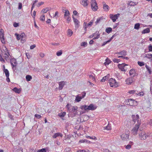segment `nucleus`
I'll return each instance as SVG.
<instances>
[{
    "label": "nucleus",
    "mask_w": 152,
    "mask_h": 152,
    "mask_svg": "<svg viewBox=\"0 0 152 152\" xmlns=\"http://www.w3.org/2000/svg\"><path fill=\"white\" fill-rule=\"evenodd\" d=\"M141 123L139 121H137V124H136L135 125V126L133 128L132 130V133L134 135H136L137 134V132L138 130L139 126Z\"/></svg>",
    "instance_id": "f257e3e1"
},
{
    "label": "nucleus",
    "mask_w": 152,
    "mask_h": 152,
    "mask_svg": "<svg viewBox=\"0 0 152 152\" xmlns=\"http://www.w3.org/2000/svg\"><path fill=\"white\" fill-rule=\"evenodd\" d=\"M86 93L84 92L81 93L80 94H78L76 96V98L75 101L79 102H80L81 99L83 98L85 96Z\"/></svg>",
    "instance_id": "f03ea898"
},
{
    "label": "nucleus",
    "mask_w": 152,
    "mask_h": 152,
    "mask_svg": "<svg viewBox=\"0 0 152 152\" xmlns=\"http://www.w3.org/2000/svg\"><path fill=\"white\" fill-rule=\"evenodd\" d=\"M110 85L111 87L114 86L115 87H117L118 86V83L116 82L115 79L111 78L108 80Z\"/></svg>",
    "instance_id": "7ed1b4c3"
},
{
    "label": "nucleus",
    "mask_w": 152,
    "mask_h": 152,
    "mask_svg": "<svg viewBox=\"0 0 152 152\" xmlns=\"http://www.w3.org/2000/svg\"><path fill=\"white\" fill-rule=\"evenodd\" d=\"M119 14H117L115 15L110 14V18L113 20V22H115L116 20L118 19V17L120 16Z\"/></svg>",
    "instance_id": "20e7f679"
},
{
    "label": "nucleus",
    "mask_w": 152,
    "mask_h": 152,
    "mask_svg": "<svg viewBox=\"0 0 152 152\" xmlns=\"http://www.w3.org/2000/svg\"><path fill=\"white\" fill-rule=\"evenodd\" d=\"M139 134V138L142 140H145L148 137V136L146 135V133L143 132H141L140 133V132Z\"/></svg>",
    "instance_id": "39448f33"
},
{
    "label": "nucleus",
    "mask_w": 152,
    "mask_h": 152,
    "mask_svg": "<svg viewBox=\"0 0 152 152\" xmlns=\"http://www.w3.org/2000/svg\"><path fill=\"white\" fill-rule=\"evenodd\" d=\"M94 21L92 20L90 21L88 23L86 22H84L83 23V27L84 28V30L86 31L87 30V28L88 27H91L92 26Z\"/></svg>",
    "instance_id": "423d86ee"
},
{
    "label": "nucleus",
    "mask_w": 152,
    "mask_h": 152,
    "mask_svg": "<svg viewBox=\"0 0 152 152\" xmlns=\"http://www.w3.org/2000/svg\"><path fill=\"white\" fill-rule=\"evenodd\" d=\"M127 132L128 133H123L121 136V138L122 140H127L128 139L129 135V131H128Z\"/></svg>",
    "instance_id": "0eeeda50"
},
{
    "label": "nucleus",
    "mask_w": 152,
    "mask_h": 152,
    "mask_svg": "<svg viewBox=\"0 0 152 152\" xmlns=\"http://www.w3.org/2000/svg\"><path fill=\"white\" fill-rule=\"evenodd\" d=\"M134 81L133 77H132L128 78L126 80V84L128 85L131 84L132 83L134 82Z\"/></svg>",
    "instance_id": "6e6552de"
},
{
    "label": "nucleus",
    "mask_w": 152,
    "mask_h": 152,
    "mask_svg": "<svg viewBox=\"0 0 152 152\" xmlns=\"http://www.w3.org/2000/svg\"><path fill=\"white\" fill-rule=\"evenodd\" d=\"M127 100V104L131 106H133L134 102L137 103V101L133 99H128Z\"/></svg>",
    "instance_id": "1a4fd4ad"
},
{
    "label": "nucleus",
    "mask_w": 152,
    "mask_h": 152,
    "mask_svg": "<svg viewBox=\"0 0 152 152\" xmlns=\"http://www.w3.org/2000/svg\"><path fill=\"white\" fill-rule=\"evenodd\" d=\"M126 65H127L124 63L122 64H118V67L121 71L126 72V70L124 69V67Z\"/></svg>",
    "instance_id": "9d476101"
},
{
    "label": "nucleus",
    "mask_w": 152,
    "mask_h": 152,
    "mask_svg": "<svg viewBox=\"0 0 152 152\" xmlns=\"http://www.w3.org/2000/svg\"><path fill=\"white\" fill-rule=\"evenodd\" d=\"M132 118L133 121L134 122H135L136 121H139L140 122V121L139 120V116L138 115H132Z\"/></svg>",
    "instance_id": "9b49d317"
},
{
    "label": "nucleus",
    "mask_w": 152,
    "mask_h": 152,
    "mask_svg": "<svg viewBox=\"0 0 152 152\" xmlns=\"http://www.w3.org/2000/svg\"><path fill=\"white\" fill-rule=\"evenodd\" d=\"M87 107H88V105L84 104L80 106V108L82 110H84V111L86 112L88 111V109Z\"/></svg>",
    "instance_id": "f8f14e48"
},
{
    "label": "nucleus",
    "mask_w": 152,
    "mask_h": 152,
    "mask_svg": "<svg viewBox=\"0 0 152 152\" xmlns=\"http://www.w3.org/2000/svg\"><path fill=\"white\" fill-rule=\"evenodd\" d=\"M87 107L88 109V111L89 110H94L96 108V107L92 104H90L89 106H88Z\"/></svg>",
    "instance_id": "ddd939ff"
},
{
    "label": "nucleus",
    "mask_w": 152,
    "mask_h": 152,
    "mask_svg": "<svg viewBox=\"0 0 152 152\" xmlns=\"http://www.w3.org/2000/svg\"><path fill=\"white\" fill-rule=\"evenodd\" d=\"M71 106L72 107L69 110V111L70 113H73L76 111L78 110V107L77 106Z\"/></svg>",
    "instance_id": "4468645a"
},
{
    "label": "nucleus",
    "mask_w": 152,
    "mask_h": 152,
    "mask_svg": "<svg viewBox=\"0 0 152 152\" xmlns=\"http://www.w3.org/2000/svg\"><path fill=\"white\" fill-rule=\"evenodd\" d=\"M129 75L131 77H134L136 75V72L134 69H131L129 72Z\"/></svg>",
    "instance_id": "2eb2a0df"
},
{
    "label": "nucleus",
    "mask_w": 152,
    "mask_h": 152,
    "mask_svg": "<svg viewBox=\"0 0 152 152\" xmlns=\"http://www.w3.org/2000/svg\"><path fill=\"white\" fill-rule=\"evenodd\" d=\"M72 18L73 19L74 22L75 23L76 28H77L78 27V25L79 23V21L77 20V19L75 18L73 16H72Z\"/></svg>",
    "instance_id": "dca6fc26"
},
{
    "label": "nucleus",
    "mask_w": 152,
    "mask_h": 152,
    "mask_svg": "<svg viewBox=\"0 0 152 152\" xmlns=\"http://www.w3.org/2000/svg\"><path fill=\"white\" fill-rule=\"evenodd\" d=\"M59 136H60L61 137H63L62 134L59 132L56 133H55L53 136V138H56L57 137Z\"/></svg>",
    "instance_id": "f3484780"
},
{
    "label": "nucleus",
    "mask_w": 152,
    "mask_h": 152,
    "mask_svg": "<svg viewBox=\"0 0 152 152\" xmlns=\"http://www.w3.org/2000/svg\"><path fill=\"white\" fill-rule=\"evenodd\" d=\"M65 84V82H64L63 81H62L59 82V86L58 88L60 90H61L64 87Z\"/></svg>",
    "instance_id": "a211bd4d"
},
{
    "label": "nucleus",
    "mask_w": 152,
    "mask_h": 152,
    "mask_svg": "<svg viewBox=\"0 0 152 152\" xmlns=\"http://www.w3.org/2000/svg\"><path fill=\"white\" fill-rule=\"evenodd\" d=\"M88 0H82L81 4L83 5L84 7H86L88 6V3L87 2Z\"/></svg>",
    "instance_id": "6ab92c4d"
},
{
    "label": "nucleus",
    "mask_w": 152,
    "mask_h": 152,
    "mask_svg": "<svg viewBox=\"0 0 152 152\" xmlns=\"http://www.w3.org/2000/svg\"><path fill=\"white\" fill-rule=\"evenodd\" d=\"M10 63L11 65L12 64L14 65H17V61L16 60V59L14 58H12V59H10Z\"/></svg>",
    "instance_id": "aec40b11"
},
{
    "label": "nucleus",
    "mask_w": 152,
    "mask_h": 152,
    "mask_svg": "<svg viewBox=\"0 0 152 152\" xmlns=\"http://www.w3.org/2000/svg\"><path fill=\"white\" fill-rule=\"evenodd\" d=\"M126 50H123L119 52L116 53H115L119 55H123L125 56L126 55Z\"/></svg>",
    "instance_id": "412c9836"
},
{
    "label": "nucleus",
    "mask_w": 152,
    "mask_h": 152,
    "mask_svg": "<svg viewBox=\"0 0 152 152\" xmlns=\"http://www.w3.org/2000/svg\"><path fill=\"white\" fill-rule=\"evenodd\" d=\"M103 8L104 11H108L109 10L110 8L108 5L104 4L103 5Z\"/></svg>",
    "instance_id": "4be33fe9"
},
{
    "label": "nucleus",
    "mask_w": 152,
    "mask_h": 152,
    "mask_svg": "<svg viewBox=\"0 0 152 152\" xmlns=\"http://www.w3.org/2000/svg\"><path fill=\"white\" fill-rule=\"evenodd\" d=\"M145 57L151 60V61H152V54H145Z\"/></svg>",
    "instance_id": "5701e85b"
},
{
    "label": "nucleus",
    "mask_w": 152,
    "mask_h": 152,
    "mask_svg": "<svg viewBox=\"0 0 152 152\" xmlns=\"http://www.w3.org/2000/svg\"><path fill=\"white\" fill-rule=\"evenodd\" d=\"M150 32V29L148 28L144 29L143 31H142V34H145V33H149Z\"/></svg>",
    "instance_id": "b1692460"
},
{
    "label": "nucleus",
    "mask_w": 152,
    "mask_h": 152,
    "mask_svg": "<svg viewBox=\"0 0 152 152\" xmlns=\"http://www.w3.org/2000/svg\"><path fill=\"white\" fill-rule=\"evenodd\" d=\"M97 3L95 0H91V9L94 6L97 5Z\"/></svg>",
    "instance_id": "393cba45"
},
{
    "label": "nucleus",
    "mask_w": 152,
    "mask_h": 152,
    "mask_svg": "<svg viewBox=\"0 0 152 152\" xmlns=\"http://www.w3.org/2000/svg\"><path fill=\"white\" fill-rule=\"evenodd\" d=\"M105 61H106L104 64L105 66L108 65L111 62V61L107 58L105 60Z\"/></svg>",
    "instance_id": "a878e982"
},
{
    "label": "nucleus",
    "mask_w": 152,
    "mask_h": 152,
    "mask_svg": "<svg viewBox=\"0 0 152 152\" xmlns=\"http://www.w3.org/2000/svg\"><path fill=\"white\" fill-rule=\"evenodd\" d=\"M145 67L146 68L147 71L148 72L149 74L151 75L152 73V71L151 69V68L146 64L145 65Z\"/></svg>",
    "instance_id": "bb28decb"
},
{
    "label": "nucleus",
    "mask_w": 152,
    "mask_h": 152,
    "mask_svg": "<svg viewBox=\"0 0 152 152\" xmlns=\"http://www.w3.org/2000/svg\"><path fill=\"white\" fill-rule=\"evenodd\" d=\"M112 31V29L110 27L107 28L105 29V31L108 34H109Z\"/></svg>",
    "instance_id": "cd10ccee"
},
{
    "label": "nucleus",
    "mask_w": 152,
    "mask_h": 152,
    "mask_svg": "<svg viewBox=\"0 0 152 152\" xmlns=\"http://www.w3.org/2000/svg\"><path fill=\"white\" fill-rule=\"evenodd\" d=\"M26 81H30L32 79V77L31 76L29 75H26Z\"/></svg>",
    "instance_id": "c85d7f7f"
},
{
    "label": "nucleus",
    "mask_w": 152,
    "mask_h": 152,
    "mask_svg": "<svg viewBox=\"0 0 152 152\" xmlns=\"http://www.w3.org/2000/svg\"><path fill=\"white\" fill-rule=\"evenodd\" d=\"M12 90L14 91L16 93H19L20 92V89L17 87L14 88Z\"/></svg>",
    "instance_id": "c756f323"
},
{
    "label": "nucleus",
    "mask_w": 152,
    "mask_h": 152,
    "mask_svg": "<svg viewBox=\"0 0 152 152\" xmlns=\"http://www.w3.org/2000/svg\"><path fill=\"white\" fill-rule=\"evenodd\" d=\"M16 66L17 65H14L12 64V69L14 72H16L17 70V69H16Z\"/></svg>",
    "instance_id": "7c9ffc66"
},
{
    "label": "nucleus",
    "mask_w": 152,
    "mask_h": 152,
    "mask_svg": "<svg viewBox=\"0 0 152 152\" xmlns=\"http://www.w3.org/2000/svg\"><path fill=\"white\" fill-rule=\"evenodd\" d=\"M4 72L5 73L6 76H9V72L7 69H4Z\"/></svg>",
    "instance_id": "2f4dec72"
},
{
    "label": "nucleus",
    "mask_w": 152,
    "mask_h": 152,
    "mask_svg": "<svg viewBox=\"0 0 152 152\" xmlns=\"http://www.w3.org/2000/svg\"><path fill=\"white\" fill-rule=\"evenodd\" d=\"M103 17H101L98 19H97V20L95 22L96 23V25H97L98 23H99L101 20H103Z\"/></svg>",
    "instance_id": "473e14b6"
},
{
    "label": "nucleus",
    "mask_w": 152,
    "mask_h": 152,
    "mask_svg": "<svg viewBox=\"0 0 152 152\" xmlns=\"http://www.w3.org/2000/svg\"><path fill=\"white\" fill-rule=\"evenodd\" d=\"M108 75H106L101 80V81L102 82H104L105 80H107L109 78Z\"/></svg>",
    "instance_id": "72a5a7b5"
},
{
    "label": "nucleus",
    "mask_w": 152,
    "mask_h": 152,
    "mask_svg": "<svg viewBox=\"0 0 152 152\" xmlns=\"http://www.w3.org/2000/svg\"><path fill=\"white\" fill-rule=\"evenodd\" d=\"M15 35L16 36V38L18 40H19L20 38H23V35L21 36V35L18 34L17 33L15 34Z\"/></svg>",
    "instance_id": "f704fd0d"
},
{
    "label": "nucleus",
    "mask_w": 152,
    "mask_h": 152,
    "mask_svg": "<svg viewBox=\"0 0 152 152\" xmlns=\"http://www.w3.org/2000/svg\"><path fill=\"white\" fill-rule=\"evenodd\" d=\"M140 24L138 23L135 24L134 26V28L136 29H139L140 28Z\"/></svg>",
    "instance_id": "c9c22d12"
},
{
    "label": "nucleus",
    "mask_w": 152,
    "mask_h": 152,
    "mask_svg": "<svg viewBox=\"0 0 152 152\" xmlns=\"http://www.w3.org/2000/svg\"><path fill=\"white\" fill-rule=\"evenodd\" d=\"M66 113L65 112H63L61 113H59L58 114V116L61 118L64 117L66 115Z\"/></svg>",
    "instance_id": "e433bc0d"
},
{
    "label": "nucleus",
    "mask_w": 152,
    "mask_h": 152,
    "mask_svg": "<svg viewBox=\"0 0 152 152\" xmlns=\"http://www.w3.org/2000/svg\"><path fill=\"white\" fill-rule=\"evenodd\" d=\"M137 64L138 65H139L140 66H143L145 64V63H144V62L141 61H138L137 62Z\"/></svg>",
    "instance_id": "4c0bfd02"
},
{
    "label": "nucleus",
    "mask_w": 152,
    "mask_h": 152,
    "mask_svg": "<svg viewBox=\"0 0 152 152\" xmlns=\"http://www.w3.org/2000/svg\"><path fill=\"white\" fill-rule=\"evenodd\" d=\"M70 15L69 12L68 10H66L64 14V17L66 16H69Z\"/></svg>",
    "instance_id": "58836bf2"
},
{
    "label": "nucleus",
    "mask_w": 152,
    "mask_h": 152,
    "mask_svg": "<svg viewBox=\"0 0 152 152\" xmlns=\"http://www.w3.org/2000/svg\"><path fill=\"white\" fill-rule=\"evenodd\" d=\"M138 92V91H137V90H132L129 91L128 93L130 94H133L136 93V92Z\"/></svg>",
    "instance_id": "ea45409f"
},
{
    "label": "nucleus",
    "mask_w": 152,
    "mask_h": 152,
    "mask_svg": "<svg viewBox=\"0 0 152 152\" xmlns=\"http://www.w3.org/2000/svg\"><path fill=\"white\" fill-rule=\"evenodd\" d=\"M73 31L70 29H68V35H69L70 36H72L73 34Z\"/></svg>",
    "instance_id": "a19ab883"
},
{
    "label": "nucleus",
    "mask_w": 152,
    "mask_h": 152,
    "mask_svg": "<svg viewBox=\"0 0 152 152\" xmlns=\"http://www.w3.org/2000/svg\"><path fill=\"white\" fill-rule=\"evenodd\" d=\"M88 142H90V141H89L88 140H85V139L81 140L79 141V142H80V143H84L85 142L88 143Z\"/></svg>",
    "instance_id": "79ce46f5"
},
{
    "label": "nucleus",
    "mask_w": 152,
    "mask_h": 152,
    "mask_svg": "<svg viewBox=\"0 0 152 152\" xmlns=\"http://www.w3.org/2000/svg\"><path fill=\"white\" fill-rule=\"evenodd\" d=\"M113 61L115 63H118L120 61V59H118L116 58H113L112 59Z\"/></svg>",
    "instance_id": "37998d69"
},
{
    "label": "nucleus",
    "mask_w": 152,
    "mask_h": 152,
    "mask_svg": "<svg viewBox=\"0 0 152 152\" xmlns=\"http://www.w3.org/2000/svg\"><path fill=\"white\" fill-rule=\"evenodd\" d=\"M98 8V7L97 6V4L95 6H94L93 8H92V9L93 10V11H96V10H97V9Z\"/></svg>",
    "instance_id": "c03bdc74"
},
{
    "label": "nucleus",
    "mask_w": 152,
    "mask_h": 152,
    "mask_svg": "<svg viewBox=\"0 0 152 152\" xmlns=\"http://www.w3.org/2000/svg\"><path fill=\"white\" fill-rule=\"evenodd\" d=\"M105 129L109 130L111 129V126L110 124H108L107 126L106 127Z\"/></svg>",
    "instance_id": "a18cd8bd"
},
{
    "label": "nucleus",
    "mask_w": 152,
    "mask_h": 152,
    "mask_svg": "<svg viewBox=\"0 0 152 152\" xmlns=\"http://www.w3.org/2000/svg\"><path fill=\"white\" fill-rule=\"evenodd\" d=\"M118 58H121L123 59H125L126 60H128L129 58L128 57H125L124 56H118Z\"/></svg>",
    "instance_id": "49530a36"
},
{
    "label": "nucleus",
    "mask_w": 152,
    "mask_h": 152,
    "mask_svg": "<svg viewBox=\"0 0 152 152\" xmlns=\"http://www.w3.org/2000/svg\"><path fill=\"white\" fill-rule=\"evenodd\" d=\"M2 29L0 31V37H4V33Z\"/></svg>",
    "instance_id": "de8ad7c7"
},
{
    "label": "nucleus",
    "mask_w": 152,
    "mask_h": 152,
    "mask_svg": "<svg viewBox=\"0 0 152 152\" xmlns=\"http://www.w3.org/2000/svg\"><path fill=\"white\" fill-rule=\"evenodd\" d=\"M77 111H76L75 112H74L73 113V114H72V117H75L77 115H79Z\"/></svg>",
    "instance_id": "09e8293b"
},
{
    "label": "nucleus",
    "mask_w": 152,
    "mask_h": 152,
    "mask_svg": "<svg viewBox=\"0 0 152 152\" xmlns=\"http://www.w3.org/2000/svg\"><path fill=\"white\" fill-rule=\"evenodd\" d=\"M87 43L86 42H83L81 43V46L85 47L86 46H87Z\"/></svg>",
    "instance_id": "8fccbe9b"
},
{
    "label": "nucleus",
    "mask_w": 152,
    "mask_h": 152,
    "mask_svg": "<svg viewBox=\"0 0 152 152\" xmlns=\"http://www.w3.org/2000/svg\"><path fill=\"white\" fill-rule=\"evenodd\" d=\"M149 52H152V45L150 44L148 47Z\"/></svg>",
    "instance_id": "3c124183"
},
{
    "label": "nucleus",
    "mask_w": 152,
    "mask_h": 152,
    "mask_svg": "<svg viewBox=\"0 0 152 152\" xmlns=\"http://www.w3.org/2000/svg\"><path fill=\"white\" fill-rule=\"evenodd\" d=\"M62 51L61 50H60L58 51L56 53V55L58 56H60L62 54Z\"/></svg>",
    "instance_id": "603ef678"
},
{
    "label": "nucleus",
    "mask_w": 152,
    "mask_h": 152,
    "mask_svg": "<svg viewBox=\"0 0 152 152\" xmlns=\"http://www.w3.org/2000/svg\"><path fill=\"white\" fill-rule=\"evenodd\" d=\"M8 116L9 118L11 119L12 120L13 119V116L10 113H8Z\"/></svg>",
    "instance_id": "864d4df0"
},
{
    "label": "nucleus",
    "mask_w": 152,
    "mask_h": 152,
    "mask_svg": "<svg viewBox=\"0 0 152 152\" xmlns=\"http://www.w3.org/2000/svg\"><path fill=\"white\" fill-rule=\"evenodd\" d=\"M19 26V24L18 23L14 22L13 23V26L15 27H17Z\"/></svg>",
    "instance_id": "5fc2aeb1"
},
{
    "label": "nucleus",
    "mask_w": 152,
    "mask_h": 152,
    "mask_svg": "<svg viewBox=\"0 0 152 152\" xmlns=\"http://www.w3.org/2000/svg\"><path fill=\"white\" fill-rule=\"evenodd\" d=\"M37 152H45V149L42 148L37 151Z\"/></svg>",
    "instance_id": "6e6d98bb"
},
{
    "label": "nucleus",
    "mask_w": 152,
    "mask_h": 152,
    "mask_svg": "<svg viewBox=\"0 0 152 152\" xmlns=\"http://www.w3.org/2000/svg\"><path fill=\"white\" fill-rule=\"evenodd\" d=\"M40 19L41 21H43L45 19V15H43L42 16H41L40 18Z\"/></svg>",
    "instance_id": "4d7b16f0"
},
{
    "label": "nucleus",
    "mask_w": 152,
    "mask_h": 152,
    "mask_svg": "<svg viewBox=\"0 0 152 152\" xmlns=\"http://www.w3.org/2000/svg\"><path fill=\"white\" fill-rule=\"evenodd\" d=\"M34 116L35 117L37 118L38 119H39L41 117V116L40 115L37 114H35Z\"/></svg>",
    "instance_id": "13d9d810"
},
{
    "label": "nucleus",
    "mask_w": 152,
    "mask_h": 152,
    "mask_svg": "<svg viewBox=\"0 0 152 152\" xmlns=\"http://www.w3.org/2000/svg\"><path fill=\"white\" fill-rule=\"evenodd\" d=\"M22 4L21 3H19L18 4V9L20 10L22 8Z\"/></svg>",
    "instance_id": "bf43d9fd"
},
{
    "label": "nucleus",
    "mask_w": 152,
    "mask_h": 152,
    "mask_svg": "<svg viewBox=\"0 0 152 152\" xmlns=\"http://www.w3.org/2000/svg\"><path fill=\"white\" fill-rule=\"evenodd\" d=\"M126 146V148L127 149H129L131 147V145L130 144H128Z\"/></svg>",
    "instance_id": "052dcab7"
},
{
    "label": "nucleus",
    "mask_w": 152,
    "mask_h": 152,
    "mask_svg": "<svg viewBox=\"0 0 152 152\" xmlns=\"http://www.w3.org/2000/svg\"><path fill=\"white\" fill-rule=\"evenodd\" d=\"M44 4V2H39L38 3V4L37 5V7H39L40 6L43 4Z\"/></svg>",
    "instance_id": "680f3d73"
},
{
    "label": "nucleus",
    "mask_w": 152,
    "mask_h": 152,
    "mask_svg": "<svg viewBox=\"0 0 152 152\" xmlns=\"http://www.w3.org/2000/svg\"><path fill=\"white\" fill-rule=\"evenodd\" d=\"M89 77L93 81H94L95 80V77L92 75H89Z\"/></svg>",
    "instance_id": "e2e57ef3"
},
{
    "label": "nucleus",
    "mask_w": 152,
    "mask_h": 152,
    "mask_svg": "<svg viewBox=\"0 0 152 152\" xmlns=\"http://www.w3.org/2000/svg\"><path fill=\"white\" fill-rule=\"evenodd\" d=\"M47 9H42V12L43 13H46L48 12V10H46Z\"/></svg>",
    "instance_id": "0e129e2a"
},
{
    "label": "nucleus",
    "mask_w": 152,
    "mask_h": 152,
    "mask_svg": "<svg viewBox=\"0 0 152 152\" xmlns=\"http://www.w3.org/2000/svg\"><path fill=\"white\" fill-rule=\"evenodd\" d=\"M36 47L35 45H33L30 46V48L31 49H33Z\"/></svg>",
    "instance_id": "69168bd1"
},
{
    "label": "nucleus",
    "mask_w": 152,
    "mask_h": 152,
    "mask_svg": "<svg viewBox=\"0 0 152 152\" xmlns=\"http://www.w3.org/2000/svg\"><path fill=\"white\" fill-rule=\"evenodd\" d=\"M36 14V12L35 11H34L33 12V14L32 15L31 14V15L32 16V17L34 18Z\"/></svg>",
    "instance_id": "338daca9"
},
{
    "label": "nucleus",
    "mask_w": 152,
    "mask_h": 152,
    "mask_svg": "<svg viewBox=\"0 0 152 152\" xmlns=\"http://www.w3.org/2000/svg\"><path fill=\"white\" fill-rule=\"evenodd\" d=\"M137 94L138 95H139L140 96H143L144 95V93L142 91Z\"/></svg>",
    "instance_id": "774afa93"
}]
</instances>
